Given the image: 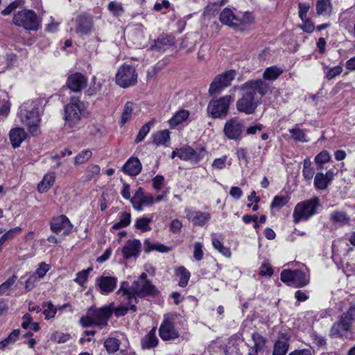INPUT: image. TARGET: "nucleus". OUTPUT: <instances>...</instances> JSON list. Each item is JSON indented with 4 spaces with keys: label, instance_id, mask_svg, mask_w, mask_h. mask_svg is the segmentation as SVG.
Here are the masks:
<instances>
[{
    "label": "nucleus",
    "instance_id": "nucleus-30",
    "mask_svg": "<svg viewBox=\"0 0 355 355\" xmlns=\"http://www.w3.org/2000/svg\"><path fill=\"white\" fill-rule=\"evenodd\" d=\"M153 143L157 146L166 145L170 140V132L168 130H160L153 134Z\"/></svg>",
    "mask_w": 355,
    "mask_h": 355
},
{
    "label": "nucleus",
    "instance_id": "nucleus-32",
    "mask_svg": "<svg viewBox=\"0 0 355 355\" xmlns=\"http://www.w3.org/2000/svg\"><path fill=\"white\" fill-rule=\"evenodd\" d=\"M189 113L186 110H182L175 113V114L168 121L171 127H175L182 123L189 117Z\"/></svg>",
    "mask_w": 355,
    "mask_h": 355
},
{
    "label": "nucleus",
    "instance_id": "nucleus-47",
    "mask_svg": "<svg viewBox=\"0 0 355 355\" xmlns=\"http://www.w3.org/2000/svg\"><path fill=\"white\" fill-rule=\"evenodd\" d=\"M42 306L44 308L43 313L46 320L54 318L57 309L51 302L44 303Z\"/></svg>",
    "mask_w": 355,
    "mask_h": 355
},
{
    "label": "nucleus",
    "instance_id": "nucleus-59",
    "mask_svg": "<svg viewBox=\"0 0 355 355\" xmlns=\"http://www.w3.org/2000/svg\"><path fill=\"white\" fill-rule=\"evenodd\" d=\"M236 154L239 160L241 162V164L247 166L249 163V160L245 150L243 148H239L237 150Z\"/></svg>",
    "mask_w": 355,
    "mask_h": 355
},
{
    "label": "nucleus",
    "instance_id": "nucleus-58",
    "mask_svg": "<svg viewBox=\"0 0 355 355\" xmlns=\"http://www.w3.org/2000/svg\"><path fill=\"white\" fill-rule=\"evenodd\" d=\"M237 20H238V23H239L238 24V28H239L241 25L252 24L254 21V18L250 13L247 12V13L243 14L242 17H241V18L238 17Z\"/></svg>",
    "mask_w": 355,
    "mask_h": 355
},
{
    "label": "nucleus",
    "instance_id": "nucleus-63",
    "mask_svg": "<svg viewBox=\"0 0 355 355\" xmlns=\"http://www.w3.org/2000/svg\"><path fill=\"white\" fill-rule=\"evenodd\" d=\"M149 130H149L148 125H144L141 128V129H140V130H139V133H138V135H137V137L135 139V142L136 143H139V142L142 141L144 139V138L146 136V135L149 132Z\"/></svg>",
    "mask_w": 355,
    "mask_h": 355
},
{
    "label": "nucleus",
    "instance_id": "nucleus-1",
    "mask_svg": "<svg viewBox=\"0 0 355 355\" xmlns=\"http://www.w3.org/2000/svg\"><path fill=\"white\" fill-rule=\"evenodd\" d=\"M239 89L241 92V98L236 102V109L246 114L254 113L259 105V101L255 98L256 92L261 96L272 92L270 85L262 79L248 80L241 85Z\"/></svg>",
    "mask_w": 355,
    "mask_h": 355
},
{
    "label": "nucleus",
    "instance_id": "nucleus-49",
    "mask_svg": "<svg viewBox=\"0 0 355 355\" xmlns=\"http://www.w3.org/2000/svg\"><path fill=\"white\" fill-rule=\"evenodd\" d=\"M71 336L69 334H64L60 331H55L52 334L51 339L58 343H64L69 340Z\"/></svg>",
    "mask_w": 355,
    "mask_h": 355
},
{
    "label": "nucleus",
    "instance_id": "nucleus-40",
    "mask_svg": "<svg viewBox=\"0 0 355 355\" xmlns=\"http://www.w3.org/2000/svg\"><path fill=\"white\" fill-rule=\"evenodd\" d=\"M19 335V330L14 329L6 338L0 342V349H3L9 345L15 343L17 340Z\"/></svg>",
    "mask_w": 355,
    "mask_h": 355
},
{
    "label": "nucleus",
    "instance_id": "nucleus-28",
    "mask_svg": "<svg viewBox=\"0 0 355 355\" xmlns=\"http://www.w3.org/2000/svg\"><path fill=\"white\" fill-rule=\"evenodd\" d=\"M49 270V265L41 263L35 273L27 279V284L29 283L35 284L37 280L42 279Z\"/></svg>",
    "mask_w": 355,
    "mask_h": 355
},
{
    "label": "nucleus",
    "instance_id": "nucleus-15",
    "mask_svg": "<svg viewBox=\"0 0 355 355\" xmlns=\"http://www.w3.org/2000/svg\"><path fill=\"white\" fill-rule=\"evenodd\" d=\"M87 78L80 73H74L68 77V87L76 92H80L87 87Z\"/></svg>",
    "mask_w": 355,
    "mask_h": 355
},
{
    "label": "nucleus",
    "instance_id": "nucleus-54",
    "mask_svg": "<svg viewBox=\"0 0 355 355\" xmlns=\"http://www.w3.org/2000/svg\"><path fill=\"white\" fill-rule=\"evenodd\" d=\"M294 272L295 270H284L281 272V280L288 285H291L293 284V277H294Z\"/></svg>",
    "mask_w": 355,
    "mask_h": 355
},
{
    "label": "nucleus",
    "instance_id": "nucleus-41",
    "mask_svg": "<svg viewBox=\"0 0 355 355\" xmlns=\"http://www.w3.org/2000/svg\"><path fill=\"white\" fill-rule=\"evenodd\" d=\"M133 112V103L127 102L123 109L121 116V125H124L130 118Z\"/></svg>",
    "mask_w": 355,
    "mask_h": 355
},
{
    "label": "nucleus",
    "instance_id": "nucleus-22",
    "mask_svg": "<svg viewBox=\"0 0 355 355\" xmlns=\"http://www.w3.org/2000/svg\"><path fill=\"white\" fill-rule=\"evenodd\" d=\"M238 17L235 16L232 10L228 8H225L220 13L221 23L234 28H238Z\"/></svg>",
    "mask_w": 355,
    "mask_h": 355
},
{
    "label": "nucleus",
    "instance_id": "nucleus-46",
    "mask_svg": "<svg viewBox=\"0 0 355 355\" xmlns=\"http://www.w3.org/2000/svg\"><path fill=\"white\" fill-rule=\"evenodd\" d=\"M17 277L12 275L11 277L8 279L5 282L0 285V295L4 294H8V292L11 286L16 282Z\"/></svg>",
    "mask_w": 355,
    "mask_h": 355
},
{
    "label": "nucleus",
    "instance_id": "nucleus-62",
    "mask_svg": "<svg viewBox=\"0 0 355 355\" xmlns=\"http://www.w3.org/2000/svg\"><path fill=\"white\" fill-rule=\"evenodd\" d=\"M21 232V228L19 227H15L9 230L7 232H6L3 236L7 240H11L17 235H19Z\"/></svg>",
    "mask_w": 355,
    "mask_h": 355
},
{
    "label": "nucleus",
    "instance_id": "nucleus-39",
    "mask_svg": "<svg viewBox=\"0 0 355 355\" xmlns=\"http://www.w3.org/2000/svg\"><path fill=\"white\" fill-rule=\"evenodd\" d=\"M92 156V152L90 150H84L80 152L74 157V164L76 166L86 163Z\"/></svg>",
    "mask_w": 355,
    "mask_h": 355
},
{
    "label": "nucleus",
    "instance_id": "nucleus-36",
    "mask_svg": "<svg viewBox=\"0 0 355 355\" xmlns=\"http://www.w3.org/2000/svg\"><path fill=\"white\" fill-rule=\"evenodd\" d=\"M144 250L146 252H149L152 250H157L160 252H168L171 251V248L169 247L160 243L151 244L148 241H146L144 243Z\"/></svg>",
    "mask_w": 355,
    "mask_h": 355
},
{
    "label": "nucleus",
    "instance_id": "nucleus-25",
    "mask_svg": "<svg viewBox=\"0 0 355 355\" xmlns=\"http://www.w3.org/2000/svg\"><path fill=\"white\" fill-rule=\"evenodd\" d=\"M284 72L282 67L277 66H272L267 67L262 74L263 81H275Z\"/></svg>",
    "mask_w": 355,
    "mask_h": 355
},
{
    "label": "nucleus",
    "instance_id": "nucleus-52",
    "mask_svg": "<svg viewBox=\"0 0 355 355\" xmlns=\"http://www.w3.org/2000/svg\"><path fill=\"white\" fill-rule=\"evenodd\" d=\"M150 221L151 220L148 218H139L136 221L135 227L142 232L149 231L150 230V227L149 225Z\"/></svg>",
    "mask_w": 355,
    "mask_h": 355
},
{
    "label": "nucleus",
    "instance_id": "nucleus-48",
    "mask_svg": "<svg viewBox=\"0 0 355 355\" xmlns=\"http://www.w3.org/2000/svg\"><path fill=\"white\" fill-rule=\"evenodd\" d=\"M119 300L121 298L119 297ZM121 303L123 304L119 307H117L115 311V315L117 316L124 315L128 310H132L133 311H136V306L132 304V302L130 304H125L120 300Z\"/></svg>",
    "mask_w": 355,
    "mask_h": 355
},
{
    "label": "nucleus",
    "instance_id": "nucleus-29",
    "mask_svg": "<svg viewBox=\"0 0 355 355\" xmlns=\"http://www.w3.org/2000/svg\"><path fill=\"white\" fill-rule=\"evenodd\" d=\"M252 340L254 343L253 347H252V352H249L248 355H254L252 353V350L254 351V353L262 352L265 349L266 346V340L261 336L260 334L254 333L252 334Z\"/></svg>",
    "mask_w": 355,
    "mask_h": 355
},
{
    "label": "nucleus",
    "instance_id": "nucleus-51",
    "mask_svg": "<svg viewBox=\"0 0 355 355\" xmlns=\"http://www.w3.org/2000/svg\"><path fill=\"white\" fill-rule=\"evenodd\" d=\"M92 270V268H89L87 270H83L76 275V278L74 279L78 284L81 286H83L86 283L89 272Z\"/></svg>",
    "mask_w": 355,
    "mask_h": 355
},
{
    "label": "nucleus",
    "instance_id": "nucleus-33",
    "mask_svg": "<svg viewBox=\"0 0 355 355\" xmlns=\"http://www.w3.org/2000/svg\"><path fill=\"white\" fill-rule=\"evenodd\" d=\"M309 282V277L300 270H295L293 284L297 287H303Z\"/></svg>",
    "mask_w": 355,
    "mask_h": 355
},
{
    "label": "nucleus",
    "instance_id": "nucleus-16",
    "mask_svg": "<svg viewBox=\"0 0 355 355\" xmlns=\"http://www.w3.org/2000/svg\"><path fill=\"white\" fill-rule=\"evenodd\" d=\"M185 213L187 219L192 222L193 225L198 226L204 225L211 218L210 214L207 212L195 211L187 209Z\"/></svg>",
    "mask_w": 355,
    "mask_h": 355
},
{
    "label": "nucleus",
    "instance_id": "nucleus-37",
    "mask_svg": "<svg viewBox=\"0 0 355 355\" xmlns=\"http://www.w3.org/2000/svg\"><path fill=\"white\" fill-rule=\"evenodd\" d=\"M131 221V215L130 213L123 212L119 216V221L114 223L112 226L114 230H119L129 225Z\"/></svg>",
    "mask_w": 355,
    "mask_h": 355
},
{
    "label": "nucleus",
    "instance_id": "nucleus-23",
    "mask_svg": "<svg viewBox=\"0 0 355 355\" xmlns=\"http://www.w3.org/2000/svg\"><path fill=\"white\" fill-rule=\"evenodd\" d=\"M141 170V164L137 157H131L123 166V171L130 175H137Z\"/></svg>",
    "mask_w": 355,
    "mask_h": 355
},
{
    "label": "nucleus",
    "instance_id": "nucleus-2",
    "mask_svg": "<svg viewBox=\"0 0 355 355\" xmlns=\"http://www.w3.org/2000/svg\"><path fill=\"white\" fill-rule=\"evenodd\" d=\"M155 292V286L147 279L146 274L143 272L138 280L132 282L131 286H129L127 282H123L116 295L120 296L123 303L130 304L133 300L137 303V298L154 294Z\"/></svg>",
    "mask_w": 355,
    "mask_h": 355
},
{
    "label": "nucleus",
    "instance_id": "nucleus-3",
    "mask_svg": "<svg viewBox=\"0 0 355 355\" xmlns=\"http://www.w3.org/2000/svg\"><path fill=\"white\" fill-rule=\"evenodd\" d=\"M19 116L21 122L27 125L28 132L34 137L40 135V117L37 107L33 104L24 103L19 107Z\"/></svg>",
    "mask_w": 355,
    "mask_h": 355
},
{
    "label": "nucleus",
    "instance_id": "nucleus-19",
    "mask_svg": "<svg viewBox=\"0 0 355 355\" xmlns=\"http://www.w3.org/2000/svg\"><path fill=\"white\" fill-rule=\"evenodd\" d=\"M26 137L27 133L23 128H14L9 132V138L14 148L19 147Z\"/></svg>",
    "mask_w": 355,
    "mask_h": 355
},
{
    "label": "nucleus",
    "instance_id": "nucleus-42",
    "mask_svg": "<svg viewBox=\"0 0 355 355\" xmlns=\"http://www.w3.org/2000/svg\"><path fill=\"white\" fill-rule=\"evenodd\" d=\"M101 168L99 166L95 164L89 165L85 169V180L89 181L96 178L100 174Z\"/></svg>",
    "mask_w": 355,
    "mask_h": 355
},
{
    "label": "nucleus",
    "instance_id": "nucleus-6",
    "mask_svg": "<svg viewBox=\"0 0 355 355\" xmlns=\"http://www.w3.org/2000/svg\"><path fill=\"white\" fill-rule=\"evenodd\" d=\"M319 206V199L317 197L297 203L293 210V218L295 223L306 220L315 214Z\"/></svg>",
    "mask_w": 355,
    "mask_h": 355
},
{
    "label": "nucleus",
    "instance_id": "nucleus-12",
    "mask_svg": "<svg viewBox=\"0 0 355 355\" xmlns=\"http://www.w3.org/2000/svg\"><path fill=\"white\" fill-rule=\"evenodd\" d=\"M130 202L136 210L141 211L144 206L152 205L155 199L152 195L144 193V190L140 187L130 199Z\"/></svg>",
    "mask_w": 355,
    "mask_h": 355
},
{
    "label": "nucleus",
    "instance_id": "nucleus-56",
    "mask_svg": "<svg viewBox=\"0 0 355 355\" xmlns=\"http://www.w3.org/2000/svg\"><path fill=\"white\" fill-rule=\"evenodd\" d=\"M288 202V198L286 196H275L270 205V208H281Z\"/></svg>",
    "mask_w": 355,
    "mask_h": 355
},
{
    "label": "nucleus",
    "instance_id": "nucleus-35",
    "mask_svg": "<svg viewBox=\"0 0 355 355\" xmlns=\"http://www.w3.org/2000/svg\"><path fill=\"white\" fill-rule=\"evenodd\" d=\"M331 220L334 223H338L341 225L347 224L349 221V217L345 211H335L331 214Z\"/></svg>",
    "mask_w": 355,
    "mask_h": 355
},
{
    "label": "nucleus",
    "instance_id": "nucleus-60",
    "mask_svg": "<svg viewBox=\"0 0 355 355\" xmlns=\"http://www.w3.org/2000/svg\"><path fill=\"white\" fill-rule=\"evenodd\" d=\"M302 24L300 26L301 28L306 33H312L315 29L313 23L307 17L305 19H301Z\"/></svg>",
    "mask_w": 355,
    "mask_h": 355
},
{
    "label": "nucleus",
    "instance_id": "nucleus-5",
    "mask_svg": "<svg viewBox=\"0 0 355 355\" xmlns=\"http://www.w3.org/2000/svg\"><path fill=\"white\" fill-rule=\"evenodd\" d=\"M85 105L79 98L73 96L64 107V119L70 128L77 125L85 112Z\"/></svg>",
    "mask_w": 355,
    "mask_h": 355
},
{
    "label": "nucleus",
    "instance_id": "nucleus-27",
    "mask_svg": "<svg viewBox=\"0 0 355 355\" xmlns=\"http://www.w3.org/2000/svg\"><path fill=\"white\" fill-rule=\"evenodd\" d=\"M55 180L54 173H48L43 177L42 181L37 185L40 193H45L53 185Z\"/></svg>",
    "mask_w": 355,
    "mask_h": 355
},
{
    "label": "nucleus",
    "instance_id": "nucleus-9",
    "mask_svg": "<svg viewBox=\"0 0 355 355\" xmlns=\"http://www.w3.org/2000/svg\"><path fill=\"white\" fill-rule=\"evenodd\" d=\"M137 76L135 67L124 64L118 69L116 75V83L121 87L126 88L137 83Z\"/></svg>",
    "mask_w": 355,
    "mask_h": 355
},
{
    "label": "nucleus",
    "instance_id": "nucleus-18",
    "mask_svg": "<svg viewBox=\"0 0 355 355\" xmlns=\"http://www.w3.org/2000/svg\"><path fill=\"white\" fill-rule=\"evenodd\" d=\"M117 279L114 277L102 276L97 279L96 284L102 293L112 292L116 286Z\"/></svg>",
    "mask_w": 355,
    "mask_h": 355
},
{
    "label": "nucleus",
    "instance_id": "nucleus-7",
    "mask_svg": "<svg viewBox=\"0 0 355 355\" xmlns=\"http://www.w3.org/2000/svg\"><path fill=\"white\" fill-rule=\"evenodd\" d=\"M13 22L30 31H37L41 26V19L32 10L18 12L13 17Z\"/></svg>",
    "mask_w": 355,
    "mask_h": 355
},
{
    "label": "nucleus",
    "instance_id": "nucleus-50",
    "mask_svg": "<svg viewBox=\"0 0 355 355\" xmlns=\"http://www.w3.org/2000/svg\"><path fill=\"white\" fill-rule=\"evenodd\" d=\"M212 245L214 248L218 250L223 255L227 257H230L231 256L230 250L228 248L225 247L223 244L218 239H214L212 241Z\"/></svg>",
    "mask_w": 355,
    "mask_h": 355
},
{
    "label": "nucleus",
    "instance_id": "nucleus-43",
    "mask_svg": "<svg viewBox=\"0 0 355 355\" xmlns=\"http://www.w3.org/2000/svg\"><path fill=\"white\" fill-rule=\"evenodd\" d=\"M107 9L114 16H120L124 12L122 3L116 1L110 2L107 5Z\"/></svg>",
    "mask_w": 355,
    "mask_h": 355
},
{
    "label": "nucleus",
    "instance_id": "nucleus-45",
    "mask_svg": "<svg viewBox=\"0 0 355 355\" xmlns=\"http://www.w3.org/2000/svg\"><path fill=\"white\" fill-rule=\"evenodd\" d=\"M176 273L180 276V279L178 284L179 286L182 287L186 286L190 277L189 272L184 267L181 266L177 269Z\"/></svg>",
    "mask_w": 355,
    "mask_h": 355
},
{
    "label": "nucleus",
    "instance_id": "nucleus-64",
    "mask_svg": "<svg viewBox=\"0 0 355 355\" xmlns=\"http://www.w3.org/2000/svg\"><path fill=\"white\" fill-rule=\"evenodd\" d=\"M299 17L301 19H305L306 13L310 8V5L306 3H299Z\"/></svg>",
    "mask_w": 355,
    "mask_h": 355
},
{
    "label": "nucleus",
    "instance_id": "nucleus-10",
    "mask_svg": "<svg viewBox=\"0 0 355 355\" xmlns=\"http://www.w3.org/2000/svg\"><path fill=\"white\" fill-rule=\"evenodd\" d=\"M243 130L242 121L238 118H232L226 121L223 128L225 135L231 140H239Z\"/></svg>",
    "mask_w": 355,
    "mask_h": 355
},
{
    "label": "nucleus",
    "instance_id": "nucleus-4",
    "mask_svg": "<svg viewBox=\"0 0 355 355\" xmlns=\"http://www.w3.org/2000/svg\"><path fill=\"white\" fill-rule=\"evenodd\" d=\"M112 314V310L109 306L101 308L91 306L86 314L80 318V323L84 327L98 326L100 328H103L107 326Z\"/></svg>",
    "mask_w": 355,
    "mask_h": 355
},
{
    "label": "nucleus",
    "instance_id": "nucleus-38",
    "mask_svg": "<svg viewBox=\"0 0 355 355\" xmlns=\"http://www.w3.org/2000/svg\"><path fill=\"white\" fill-rule=\"evenodd\" d=\"M351 321L345 314L342 317L341 320L336 325L334 326L333 330L337 328V331L338 334H340L341 331H347L350 330L351 328Z\"/></svg>",
    "mask_w": 355,
    "mask_h": 355
},
{
    "label": "nucleus",
    "instance_id": "nucleus-61",
    "mask_svg": "<svg viewBox=\"0 0 355 355\" xmlns=\"http://www.w3.org/2000/svg\"><path fill=\"white\" fill-rule=\"evenodd\" d=\"M343 71V68L340 66H336L335 67L329 69L326 74V78L328 80H331L336 76L340 75Z\"/></svg>",
    "mask_w": 355,
    "mask_h": 355
},
{
    "label": "nucleus",
    "instance_id": "nucleus-20",
    "mask_svg": "<svg viewBox=\"0 0 355 355\" xmlns=\"http://www.w3.org/2000/svg\"><path fill=\"white\" fill-rule=\"evenodd\" d=\"M140 247L141 243L139 240L133 239L128 241L122 248L123 256L125 259L137 256L139 253Z\"/></svg>",
    "mask_w": 355,
    "mask_h": 355
},
{
    "label": "nucleus",
    "instance_id": "nucleus-26",
    "mask_svg": "<svg viewBox=\"0 0 355 355\" xmlns=\"http://www.w3.org/2000/svg\"><path fill=\"white\" fill-rule=\"evenodd\" d=\"M178 157L183 160H191L196 162L200 159L199 154L189 146L179 149Z\"/></svg>",
    "mask_w": 355,
    "mask_h": 355
},
{
    "label": "nucleus",
    "instance_id": "nucleus-44",
    "mask_svg": "<svg viewBox=\"0 0 355 355\" xmlns=\"http://www.w3.org/2000/svg\"><path fill=\"white\" fill-rule=\"evenodd\" d=\"M104 346L109 353H114L119 348V341L114 338H108L105 340Z\"/></svg>",
    "mask_w": 355,
    "mask_h": 355
},
{
    "label": "nucleus",
    "instance_id": "nucleus-24",
    "mask_svg": "<svg viewBox=\"0 0 355 355\" xmlns=\"http://www.w3.org/2000/svg\"><path fill=\"white\" fill-rule=\"evenodd\" d=\"M288 348V337L286 334H281L275 343L273 355H285Z\"/></svg>",
    "mask_w": 355,
    "mask_h": 355
},
{
    "label": "nucleus",
    "instance_id": "nucleus-55",
    "mask_svg": "<svg viewBox=\"0 0 355 355\" xmlns=\"http://www.w3.org/2000/svg\"><path fill=\"white\" fill-rule=\"evenodd\" d=\"M289 132L291 133L293 139L296 141L305 142L307 141L305 139L304 132L299 128L290 129Z\"/></svg>",
    "mask_w": 355,
    "mask_h": 355
},
{
    "label": "nucleus",
    "instance_id": "nucleus-21",
    "mask_svg": "<svg viewBox=\"0 0 355 355\" xmlns=\"http://www.w3.org/2000/svg\"><path fill=\"white\" fill-rule=\"evenodd\" d=\"M92 19L86 15H80L76 20V31L81 34H89L92 28Z\"/></svg>",
    "mask_w": 355,
    "mask_h": 355
},
{
    "label": "nucleus",
    "instance_id": "nucleus-11",
    "mask_svg": "<svg viewBox=\"0 0 355 355\" xmlns=\"http://www.w3.org/2000/svg\"><path fill=\"white\" fill-rule=\"evenodd\" d=\"M234 71H230L216 76L209 87L210 94H218L222 89L230 85L234 79Z\"/></svg>",
    "mask_w": 355,
    "mask_h": 355
},
{
    "label": "nucleus",
    "instance_id": "nucleus-57",
    "mask_svg": "<svg viewBox=\"0 0 355 355\" xmlns=\"http://www.w3.org/2000/svg\"><path fill=\"white\" fill-rule=\"evenodd\" d=\"M23 3V0H15V1L10 3L5 9H3L1 13L4 15H10L17 8L21 6Z\"/></svg>",
    "mask_w": 355,
    "mask_h": 355
},
{
    "label": "nucleus",
    "instance_id": "nucleus-34",
    "mask_svg": "<svg viewBox=\"0 0 355 355\" xmlns=\"http://www.w3.org/2000/svg\"><path fill=\"white\" fill-rule=\"evenodd\" d=\"M316 10L318 15H329L331 10L330 0H318L316 3Z\"/></svg>",
    "mask_w": 355,
    "mask_h": 355
},
{
    "label": "nucleus",
    "instance_id": "nucleus-17",
    "mask_svg": "<svg viewBox=\"0 0 355 355\" xmlns=\"http://www.w3.org/2000/svg\"><path fill=\"white\" fill-rule=\"evenodd\" d=\"M335 173L334 170H329L325 174L318 173L314 178V185L317 189H325L332 181Z\"/></svg>",
    "mask_w": 355,
    "mask_h": 355
},
{
    "label": "nucleus",
    "instance_id": "nucleus-13",
    "mask_svg": "<svg viewBox=\"0 0 355 355\" xmlns=\"http://www.w3.org/2000/svg\"><path fill=\"white\" fill-rule=\"evenodd\" d=\"M71 229L72 225L64 215L53 218L51 223V230L55 234L62 232L63 235H67L71 231Z\"/></svg>",
    "mask_w": 355,
    "mask_h": 355
},
{
    "label": "nucleus",
    "instance_id": "nucleus-53",
    "mask_svg": "<svg viewBox=\"0 0 355 355\" xmlns=\"http://www.w3.org/2000/svg\"><path fill=\"white\" fill-rule=\"evenodd\" d=\"M331 156L329 153L326 151H322L315 158V162L317 164L320 165V168H322V164L327 163L330 161Z\"/></svg>",
    "mask_w": 355,
    "mask_h": 355
},
{
    "label": "nucleus",
    "instance_id": "nucleus-8",
    "mask_svg": "<svg viewBox=\"0 0 355 355\" xmlns=\"http://www.w3.org/2000/svg\"><path fill=\"white\" fill-rule=\"evenodd\" d=\"M232 101L233 97L231 95L211 100L207 108L208 114L214 119L225 117L228 113L230 104Z\"/></svg>",
    "mask_w": 355,
    "mask_h": 355
},
{
    "label": "nucleus",
    "instance_id": "nucleus-31",
    "mask_svg": "<svg viewBox=\"0 0 355 355\" xmlns=\"http://www.w3.org/2000/svg\"><path fill=\"white\" fill-rule=\"evenodd\" d=\"M158 340L155 336V330L152 329L142 339L141 345L143 348L149 349L154 347L157 345Z\"/></svg>",
    "mask_w": 355,
    "mask_h": 355
},
{
    "label": "nucleus",
    "instance_id": "nucleus-14",
    "mask_svg": "<svg viewBox=\"0 0 355 355\" xmlns=\"http://www.w3.org/2000/svg\"><path fill=\"white\" fill-rule=\"evenodd\" d=\"M172 320L168 316H165L164 320L159 327V336L164 340L175 339L179 336Z\"/></svg>",
    "mask_w": 355,
    "mask_h": 355
}]
</instances>
